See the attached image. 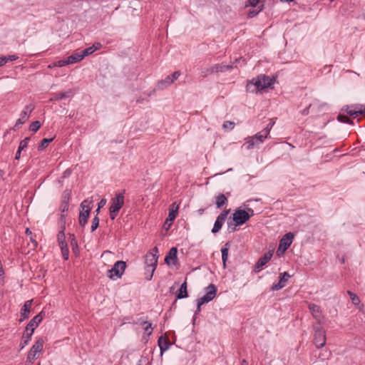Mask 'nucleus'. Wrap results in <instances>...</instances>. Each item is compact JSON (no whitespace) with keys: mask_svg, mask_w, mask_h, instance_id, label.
<instances>
[{"mask_svg":"<svg viewBox=\"0 0 365 365\" xmlns=\"http://www.w3.org/2000/svg\"><path fill=\"white\" fill-rule=\"evenodd\" d=\"M273 84V79L265 75H259L248 81L246 88L250 93H257Z\"/></svg>","mask_w":365,"mask_h":365,"instance_id":"1","label":"nucleus"},{"mask_svg":"<svg viewBox=\"0 0 365 365\" xmlns=\"http://www.w3.org/2000/svg\"><path fill=\"white\" fill-rule=\"evenodd\" d=\"M125 190H123L115 194V196L111 199L110 206L109 208V215L111 220L115 219L120 210L124 205V194Z\"/></svg>","mask_w":365,"mask_h":365,"instance_id":"2","label":"nucleus"},{"mask_svg":"<svg viewBox=\"0 0 365 365\" xmlns=\"http://www.w3.org/2000/svg\"><path fill=\"white\" fill-rule=\"evenodd\" d=\"M126 268V262L124 261H117L112 268L108 271L107 276L110 279H117L121 278Z\"/></svg>","mask_w":365,"mask_h":365,"instance_id":"3","label":"nucleus"},{"mask_svg":"<svg viewBox=\"0 0 365 365\" xmlns=\"http://www.w3.org/2000/svg\"><path fill=\"white\" fill-rule=\"evenodd\" d=\"M341 110L346 113L353 118H356L359 115L365 117V106L361 104L347 105L344 106Z\"/></svg>","mask_w":365,"mask_h":365,"instance_id":"4","label":"nucleus"},{"mask_svg":"<svg viewBox=\"0 0 365 365\" xmlns=\"http://www.w3.org/2000/svg\"><path fill=\"white\" fill-rule=\"evenodd\" d=\"M90 204L91 202L87 200H83L81 204V210L80 211L78 221L79 225L82 227H84L87 223L91 211Z\"/></svg>","mask_w":365,"mask_h":365,"instance_id":"5","label":"nucleus"},{"mask_svg":"<svg viewBox=\"0 0 365 365\" xmlns=\"http://www.w3.org/2000/svg\"><path fill=\"white\" fill-rule=\"evenodd\" d=\"M294 235L292 232L285 234L279 241V247L277 250L278 256L284 254L285 251L290 247L293 242Z\"/></svg>","mask_w":365,"mask_h":365,"instance_id":"6","label":"nucleus"},{"mask_svg":"<svg viewBox=\"0 0 365 365\" xmlns=\"http://www.w3.org/2000/svg\"><path fill=\"white\" fill-rule=\"evenodd\" d=\"M232 219L235 226H240L250 220L247 212L240 208L235 210Z\"/></svg>","mask_w":365,"mask_h":365,"instance_id":"7","label":"nucleus"},{"mask_svg":"<svg viewBox=\"0 0 365 365\" xmlns=\"http://www.w3.org/2000/svg\"><path fill=\"white\" fill-rule=\"evenodd\" d=\"M326 333L324 329L321 327L314 329V344L317 348H322L326 344Z\"/></svg>","mask_w":365,"mask_h":365,"instance_id":"8","label":"nucleus"},{"mask_svg":"<svg viewBox=\"0 0 365 365\" xmlns=\"http://www.w3.org/2000/svg\"><path fill=\"white\" fill-rule=\"evenodd\" d=\"M158 257L155 256L154 253L149 252L145 256V264L147 266V268L150 269V273L149 277H146V279L150 281L151 280L153 273L156 269L157 264H158Z\"/></svg>","mask_w":365,"mask_h":365,"instance_id":"9","label":"nucleus"},{"mask_svg":"<svg viewBox=\"0 0 365 365\" xmlns=\"http://www.w3.org/2000/svg\"><path fill=\"white\" fill-rule=\"evenodd\" d=\"M43 339H38L32 346L27 356V363L31 362L32 360L37 359L38 354L42 351L43 347Z\"/></svg>","mask_w":365,"mask_h":365,"instance_id":"10","label":"nucleus"},{"mask_svg":"<svg viewBox=\"0 0 365 365\" xmlns=\"http://www.w3.org/2000/svg\"><path fill=\"white\" fill-rule=\"evenodd\" d=\"M42 312L35 316L26 325L24 331L27 332L28 338L30 339L34 330L38 327V324L43 320Z\"/></svg>","mask_w":365,"mask_h":365,"instance_id":"11","label":"nucleus"},{"mask_svg":"<svg viewBox=\"0 0 365 365\" xmlns=\"http://www.w3.org/2000/svg\"><path fill=\"white\" fill-rule=\"evenodd\" d=\"M272 256L273 250H269L264 253V255L256 262L254 267V272L255 273L259 272L263 269L264 266L272 259Z\"/></svg>","mask_w":365,"mask_h":365,"instance_id":"12","label":"nucleus"},{"mask_svg":"<svg viewBox=\"0 0 365 365\" xmlns=\"http://www.w3.org/2000/svg\"><path fill=\"white\" fill-rule=\"evenodd\" d=\"M205 294L198 298L201 302L208 303L211 302L216 296L217 294V288L213 284H209L207 287L205 288Z\"/></svg>","mask_w":365,"mask_h":365,"instance_id":"13","label":"nucleus"},{"mask_svg":"<svg viewBox=\"0 0 365 365\" xmlns=\"http://www.w3.org/2000/svg\"><path fill=\"white\" fill-rule=\"evenodd\" d=\"M229 212L230 210H225L217 216L212 229V233H217L221 230Z\"/></svg>","mask_w":365,"mask_h":365,"instance_id":"14","label":"nucleus"},{"mask_svg":"<svg viewBox=\"0 0 365 365\" xmlns=\"http://www.w3.org/2000/svg\"><path fill=\"white\" fill-rule=\"evenodd\" d=\"M308 308L312 317L321 324L324 317L320 307L317 304L310 303L308 305Z\"/></svg>","mask_w":365,"mask_h":365,"instance_id":"15","label":"nucleus"},{"mask_svg":"<svg viewBox=\"0 0 365 365\" xmlns=\"http://www.w3.org/2000/svg\"><path fill=\"white\" fill-rule=\"evenodd\" d=\"M233 68L232 65H227L224 63L215 64L214 66L210 67L207 69V73H222L227 71L232 70Z\"/></svg>","mask_w":365,"mask_h":365,"instance_id":"16","label":"nucleus"},{"mask_svg":"<svg viewBox=\"0 0 365 365\" xmlns=\"http://www.w3.org/2000/svg\"><path fill=\"white\" fill-rule=\"evenodd\" d=\"M290 277V275L288 272H284L283 273H281L279 278V282L277 283L273 284L271 289L272 291H277L281 289H282L286 285V282H287L288 279Z\"/></svg>","mask_w":365,"mask_h":365,"instance_id":"17","label":"nucleus"},{"mask_svg":"<svg viewBox=\"0 0 365 365\" xmlns=\"http://www.w3.org/2000/svg\"><path fill=\"white\" fill-rule=\"evenodd\" d=\"M74 91L72 89H68L65 91L56 93L53 94V98H51V101H60L64 98H68L73 96Z\"/></svg>","mask_w":365,"mask_h":365,"instance_id":"18","label":"nucleus"},{"mask_svg":"<svg viewBox=\"0 0 365 365\" xmlns=\"http://www.w3.org/2000/svg\"><path fill=\"white\" fill-rule=\"evenodd\" d=\"M172 208L170 210L168 213V217L165 220V223H168L170 221L168 226L170 227L172 224V222L175 219L178 215V205H176L175 203H173L171 205Z\"/></svg>","mask_w":365,"mask_h":365,"instance_id":"19","label":"nucleus"},{"mask_svg":"<svg viewBox=\"0 0 365 365\" xmlns=\"http://www.w3.org/2000/svg\"><path fill=\"white\" fill-rule=\"evenodd\" d=\"M171 84H173L172 80L170 79V76H168L164 79H162L158 82L155 90L163 91L170 86Z\"/></svg>","mask_w":365,"mask_h":365,"instance_id":"20","label":"nucleus"},{"mask_svg":"<svg viewBox=\"0 0 365 365\" xmlns=\"http://www.w3.org/2000/svg\"><path fill=\"white\" fill-rule=\"evenodd\" d=\"M188 297L187 292V282L186 280L181 284L178 292L176 295V299L174 302V304L176 302L177 299H181L184 298H187Z\"/></svg>","mask_w":365,"mask_h":365,"instance_id":"21","label":"nucleus"},{"mask_svg":"<svg viewBox=\"0 0 365 365\" xmlns=\"http://www.w3.org/2000/svg\"><path fill=\"white\" fill-rule=\"evenodd\" d=\"M158 344L160 347V355H163V353L166 351L170 348V344L168 341V340L165 339L163 336H160L158 339Z\"/></svg>","mask_w":365,"mask_h":365,"instance_id":"22","label":"nucleus"},{"mask_svg":"<svg viewBox=\"0 0 365 365\" xmlns=\"http://www.w3.org/2000/svg\"><path fill=\"white\" fill-rule=\"evenodd\" d=\"M259 145L260 143L256 138H255L253 135L245 138V145L247 150L253 149L254 148L257 147Z\"/></svg>","mask_w":365,"mask_h":365,"instance_id":"23","label":"nucleus"},{"mask_svg":"<svg viewBox=\"0 0 365 365\" xmlns=\"http://www.w3.org/2000/svg\"><path fill=\"white\" fill-rule=\"evenodd\" d=\"M326 103L319 104L318 101H314L313 103H310L307 107H306L304 109H303L301 111L302 115H307L309 113V109L312 108V109H314L315 108H323L326 106Z\"/></svg>","mask_w":365,"mask_h":365,"instance_id":"24","label":"nucleus"},{"mask_svg":"<svg viewBox=\"0 0 365 365\" xmlns=\"http://www.w3.org/2000/svg\"><path fill=\"white\" fill-rule=\"evenodd\" d=\"M83 59V55H82L81 51L76 52L73 53L72 55L67 57V62L69 64H73L78 63Z\"/></svg>","mask_w":365,"mask_h":365,"instance_id":"25","label":"nucleus"},{"mask_svg":"<svg viewBox=\"0 0 365 365\" xmlns=\"http://www.w3.org/2000/svg\"><path fill=\"white\" fill-rule=\"evenodd\" d=\"M215 205L217 208L227 205V199L224 194H219L215 197Z\"/></svg>","mask_w":365,"mask_h":365,"instance_id":"26","label":"nucleus"},{"mask_svg":"<svg viewBox=\"0 0 365 365\" xmlns=\"http://www.w3.org/2000/svg\"><path fill=\"white\" fill-rule=\"evenodd\" d=\"M178 249L176 247H172L168 255L165 257V262L167 264H170V260H177Z\"/></svg>","mask_w":365,"mask_h":365,"instance_id":"27","label":"nucleus"},{"mask_svg":"<svg viewBox=\"0 0 365 365\" xmlns=\"http://www.w3.org/2000/svg\"><path fill=\"white\" fill-rule=\"evenodd\" d=\"M101 46V44L100 43H97L96 44H93L92 46L88 47V48L83 49V51H81V53H82V55H83V58L86 56L93 53L95 51L99 49Z\"/></svg>","mask_w":365,"mask_h":365,"instance_id":"28","label":"nucleus"},{"mask_svg":"<svg viewBox=\"0 0 365 365\" xmlns=\"http://www.w3.org/2000/svg\"><path fill=\"white\" fill-rule=\"evenodd\" d=\"M255 138H256L258 142L262 144L264 140L268 138L269 136V130H262L260 132L256 133L253 135Z\"/></svg>","mask_w":365,"mask_h":365,"instance_id":"29","label":"nucleus"},{"mask_svg":"<svg viewBox=\"0 0 365 365\" xmlns=\"http://www.w3.org/2000/svg\"><path fill=\"white\" fill-rule=\"evenodd\" d=\"M227 245H228V243H226L224 247H222V249H221L222 260L224 267H225L226 261H227V257H228V250H229V249H228V247H227Z\"/></svg>","mask_w":365,"mask_h":365,"instance_id":"30","label":"nucleus"},{"mask_svg":"<svg viewBox=\"0 0 365 365\" xmlns=\"http://www.w3.org/2000/svg\"><path fill=\"white\" fill-rule=\"evenodd\" d=\"M52 140H53V138H43V139L41 141V143H40V144H39V145H38V149L39 150H43V149H45V148L48 145V144H49Z\"/></svg>","mask_w":365,"mask_h":365,"instance_id":"31","label":"nucleus"},{"mask_svg":"<svg viewBox=\"0 0 365 365\" xmlns=\"http://www.w3.org/2000/svg\"><path fill=\"white\" fill-rule=\"evenodd\" d=\"M143 326L144 330L148 333V335L150 336L153 331L152 324L149 322L145 321L141 323Z\"/></svg>","mask_w":365,"mask_h":365,"instance_id":"32","label":"nucleus"},{"mask_svg":"<svg viewBox=\"0 0 365 365\" xmlns=\"http://www.w3.org/2000/svg\"><path fill=\"white\" fill-rule=\"evenodd\" d=\"M32 300H28L24 302V319L29 318L30 314V307Z\"/></svg>","mask_w":365,"mask_h":365,"instance_id":"33","label":"nucleus"},{"mask_svg":"<svg viewBox=\"0 0 365 365\" xmlns=\"http://www.w3.org/2000/svg\"><path fill=\"white\" fill-rule=\"evenodd\" d=\"M337 120L341 122V123H352L351 120H350V118L343 114V113H339L337 116Z\"/></svg>","mask_w":365,"mask_h":365,"instance_id":"34","label":"nucleus"},{"mask_svg":"<svg viewBox=\"0 0 365 365\" xmlns=\"http://www.w3.org/2000/svg\"><path fill=\"white\" fill-rule=\"evenodd\" d=\"M41 127V123L38 120L32 122L29 125V130L36 132Z\"/></svg>","mask_w":365,"mask_h":365,"instance_id":"35","label":"nucleus"},{"mask_svg":"<svg viewBox=\"0 0 365 365\" xmlns=\"http://www.w3.org/2000/svg\"><path fill=\"white\" fill-rule=\"evenodd\" d=\"M99 225V218L97 215H96L93 218V220H92V225H91V232H94L98 227Z\"/></svg>","mask_w":365,"mask_h":365,"instance_id":"36","label":"nucleus"},{"mask_svg":"<svg viewBox=\"0 0 365 365\" xmlns=\"http://www.w3.org/2000/svg\"><path fill=\"white\" fill-rule=\"evenodd\" d=\"M65 227L63 226L61 227V230L59 231L58 235H57V239H58V243L61 242H64L66 241V237H65Z\"/></svg>","mask_w":365,"mask_h":365,"instance_id":"37","label":"nucleus"},{"mask_svg":"<svg viewBox=\"0 0 365 365\" xmlns=\"http://www.w3.org/2000/svg\"><path fill=\"white\" fill-rule=\"evenodd\" d=\"M235 127V123L230 120H226L222 124V128L224 129L232 130Z\"/></svg>","mask_w":365,"mask_h":365,"instance_id":"38","label":"nucleus"},{"mask_svg":"<svg viewBox=\"0 0 365 365\" xmlns=\"http://www.w3.org/2000/svg\"><path fill=\"white\" fill-rule=\"evenodd\" d=\"M205 304V303H204V302H201V301H200L199 299H197V309H196V310H195V314H194V317H193V322H194L195 321V319H196V317H195V316H196L198 313H200V311H201V306H202V304Z\"/></svg>","mask_w":365,"mask_h":365,"instance_id":"39","label":"nucleus"},{"mask_svg":"<svg viewBox=\"0 0 365 365\" xmlns=\"http://www.w3.org/2000/svg\"><path fill=\"white\" fill-rule=\"evenodd\" d=\"M23 150V140L19 142L18 150L15 155V160H19L21 157V151Z\"/></svg>","mask_w":365,"mask_h":365,"instance_id":"40","label":"nucleus"},{"mask_svg":"<svg viewBox=\"0 0 365 365\" xmlns=\"http://www.w3.org/2000/svg\"><path fill=\"white\" fill-rule=\"evenodd\" d=\"M68 62H67V58L65 59L59 60L56 62H54V66H56L57 67H63L66 65H68Z\"/></svg>","mask_w":365,"mask_h":365,"instance_id":"41","label":"nucleus"},{"mask_svg":"<svg viewBox=\"0 0 365 365\" xmlns=\"http://www.w3.org/2000/svg\"><path fill=\"white\" fill-rule=\"evenodd\" d=\"M180 75L181 73L179 71H175L171 75H169L170 79L172 80L173 83L179 78Z\"/></svg>","mask_w":365,"mask_h":365,"instance_id":"42","label":"nucleus"},{"mask_svg":"<svg viewBox=\"0 0 365 365\" xmlns=\"http://www.w3.org/2000/svg\"><path fill=\"white\" fill-rule=\"evenodd\" d=\"M347 293L350 296L354 304H356L357 302H359V297L355 294L352 293L350 291H348Z\"/></svg>","mask_w":365,"mask_h":365,"instance_id":"43","label":"nucleus"},{"mask_svg":"<svg viewBox=\"0 0 365 365\" xmlns=\"http://www.w3.org/2000/svg\"><path fill=\"white\" fill-rule=\"evenodd\" d=\"M259 2V0H248L245 4V6L246 7H247V6L255 7L258 4Z\"/></svg>","mask_w":365,"mask_h":365,"instance_id":"44","label":"nucleus"},{"mask_svg":"<svg viewBox=\"0 0 365 365\" xmlns=\"http://www.w3.org/2000/svg\"><path fill=\"white\" fill-rule=\"evenodd\" d=\"M61 253H62V255H63V257L65 260H68V257H69V250H68V248H63L61 250Z\"/></svg>","mask_w":365,"mask_h":365,"instance_id":"45","label":"nucleus"},{"mask_svg":"<svg viewBox=\"0 0 365 365\" xmlns=\"http://www.w3.org/2000/svg\"><path fill=\"white\" fill-rule=\"evenodd\" d=\"M22 124H23V121L21 120V118H20L17 120L16 124L14 125V127L12 128H11V130L15 131V130H18L20 128V125Z\"/></svg>","mask_w":365,"mask_h":365,"instance_id":"46","label":"nucleus"},{"mask_svg":"<svg viewBox=\"0 0 365 365\" xmlns=\"http://www.w3.org/2000/svg\"><path fill=\"white\" fill-rule=\"evenodd\" d=\"M1 57L5 58L6 63L9 61H13L16 59V57L14 55H9L6 56H1Z\"/></svg>","mask_w":365,"mask_h":365,"instance_id":"47","label":"nucleus"},{"mask_svg":"<svg viewBox=\"0 0 365 365\" xmlns=\"http://www.w3.org/2000/svg\"><path fill=\"white\" fill-rule=\"evenodd\" d=\"M227 226H228V229H229V232H233L236 231V230H237L236 229L237 226H235V224L232 225V223L231 222H227Z\"/></svg>","mask_w":365,"mask_h":365,"instance_id":"48","label":"nucleus"},{"mask_svg":"<svg viewBox=\"0 0 365 365\" xmlns=\"http://www.w3.org/2000/svg\"><path fill=\"white\" fill-rule=\"evenodd\" d=\"M259 11L251 10L248 13V16L250 18H253V17L256 16L259 14Z\"/></svg>","mask_w":365,"mask_h":365,"instance_id":"49","label":"nucleus"},{"mask_svg":"<svg viewBox=\"0 0 365 365\" xmlns=\"http://www.w3.org/2000/svg\"><path fill=\"white\" fill-rule=\"evenodd\" d=\"M246 212H247V214L249 215V218H250L251 217L255 215V212H254L253 209H252V208L247 207Z\"/></svg>","mask_w":365,"mask_h":365,"instance_id":"50","label":"nucleus"},{"mask_svg":"<svg viewBox=\"0 0 365 365\" xmlns=\"http://www.w3.org/2000/svg\"><path fill=\"white\" fill-rule=\"evenodd\" d=\"M34 109V106H26V110H24V115H26L27 113V111H29V113H31L32 111V110Z\"/></svg>","mask_w":365,"mask_h":365,"instance_id":"51","label":"nucleus"},{"mask_svg":"<svg viewBox=\"0 0 365 365\" xmlns=\"http://www.w3.org/2000/svg\"><path fill=\"white\" fill-rule=\"evenodd\" d=\"M59 244V246L61 247V250H62L63 248H68V245H67V243L66 241L64 242H61L58 243Z\"/></svg>","mask_w":365,"mask_h":365,"instance_id":"52","label":"nucleus"},{"mask_svg":"<svg viewBox=\"0 0 365 365\" xmlns=\"http://www.w3.org/2000/svg\"><path fill=\"white\" fill-rule=\"evenodd\" d=\"M106 199L101 200V201L98 202L99 208L103 207L106 205Z\"/></svg>","mask_w":365,"mask_h":365,"instance_id":"53","label":"nucleus"},{"mask_svg":"<svg viewBox=\"0 0 365 365\" xmlns=\"http://www.w3.org/2000/svg\"><path fill=\"white\" fill-rule=\"evenodd\" d=\"M273 125H274V123H270L263 130H268L269 133Z\"/></svg>","mask_w":365,"mask_h":365,"instance_id":"54","label":"nucleus"},{"mask_svg":"<svg viewBox=\"0 0 365 365\" xmlns=\"http://www.w3.org/2000/svg\"><path fill=\"white\" fill-rule=\"evenodd\" d=\"M19 314H20L19 322L21 323L23 322V307H21L19 309Z\"/></svg>","mask_w":365,"mask_h":365,"instance_id":"55","label":"nucleus"},{"mask_svg":"<svg viewBox=\"0 0 365 365\" xmlns=\"http://www.w3.org/2000/svg\"><path fill=\"white\" fill-rule=\"evenodd\" d=\"M5 64H6L5 58L0 56V67L3 66Z\"/></svg>","mask_w":365,"mask_h":365,"instance_id":"56","label":"nucleus"},{"mask_svg":"<svg viewBox=\"0 0 365 365\" xmlns=\"http://www.w3.org/2000/svg\"><path fill=\"white\" fill-rule=\"evenodd\" d=\"M30 240H31V243H32V247H36V245H37V242L35 240H34L31 237H30Z\"/></svg>","mask_w":365,"mask_h":365,"instance_id":"57","label":"nucleus"},{"mask_svg":"<svg viewBox=\"0 0 365 365\" xmlns=\"http://www.w3.org/2000/svg\"><path fill=\"white\" fill-rule=\"evenodd\" d=\"M150 252H153L154 253V255H155V256H158V247H155L152 251Z\"/></svg>","mask_w":365,"mask_h":365,"instance_id":"58","label":"nucleus"},{"mask_svg":"<svg viewBox=\"0 0 365 365\" xmlns=\"http://www.w3.org/2000/svg\"><path fill=\"white\" fill-rule=\"evenodd\" d=\"M71 245L74 247V246H77V242L75 238H73L71 242Z\"/></svg>","mask_w":365,"mask_h":365,"instance_id":"59","label":"nucleus"},{"mask_svg":"<svg viewBox=\"0 0 365 365\" xmlns=\"http://www.w3.org/2000/svg\"><path fill=\"white\" fill-rule=\"evenodd\" d=\"M71 171L69 170H66L64 173H63V177L66 178L67 176H68L70 174H71Z\"/></svg>","mask_w":365,"mask_h":365,"instance_id":"60","label":"nucleus"},{"mask_svg":"<svg viewBox=\"0 0 365 365\" xmlns=\"http://www.w3.org/2000/svg\"><path fill=\"white\" fill-rule=\"evenodd\" d=\"M5 173L3 170H0V179H4V175Z\"/></svg>","mask_w":365,"mask_h":365,"instance_id":"61","label":"nucleus"},{"mask_svg":"<svg viewBox=\"0 0 365 365\" xmlns=\"http://www.w3.org/2000/svg\"><path fill=\"white\" fill-rule=\"evenodd\" d=\"M25 233L28 235H31V231L30 230L29 228H26V230H25Z\"/></svg>","mask_w":365,"mask_h":365,"instance_id":"62","label":"nucleus"},{"mask_svg":"<svg viewBox=\"0 0 365 365\" xmlns=\"http://www.w3.org/2000/svg\"><path fill=\"white\" fill-rule=\"evenodd\" d=\"M150 268H147L146 272H145V277H149L150 276Z\"/></svg>","mask_w":365,"mask_h":365,"instance_id":"63","label":"nucleus"},{"mask_svg":"<svg viewBox=\"0 0 365 365\" xmlns=\"http://www.w3.org/2000/svg\"><path fill=\"white\" fill-rule=\"evenodd\" d=\"M54 67H57L56 66H54V63L48 65V68H54Z\"/></svg>","mask_w":365,"mask_h":365,"instance_id":"64","label":"nucleus"}]
</instances>
